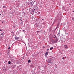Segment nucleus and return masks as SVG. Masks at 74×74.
<instances>
[{
  "label": "nucleus",
  "instance_id": "1",
  "mask_svg": "<svg viewBox=\"0 0 74 74\" xmlns=\"http://www.w3.org/2000/svg\"><path fill=\"white\" fill-rule=\"evenodd\" d=\"M14 38L16 40H19V37H18L17 36H15L14 37Z\"/></svg>",
  "mask_w": 74,
  "mask_h": 74
},
{
  "label": "nucleus",
  "instance_id": "5",
  "mask_svg": "<svg viewBox=\"0 0 74 74\" xmlns=\"http://www.w3.org/2000/svg\"><path fill=\"white\" fill-rule=\"evenodd\" d=\"M67 58L66 57H65L64 58V57H63L62 58V59L63 60H64L65 59V58Z\"/></svg>",
  "mask_w": 74,
  "mask_h": 74
},
{
  "label": "nucleus",
  "instance_id": "13",
  "mask_svg": "<svg viewBox=\"0 0 74 74\" xmlns=\"http://www.w3.org/2000/svg\"><path fill=\"white\" fill-rule=\"evenodd\" d=\"M3 8H5V6H3Z\"/></svg>",
  "mask_w": 74,
  "mask_h": 74
},
{
  "label": "nucleus",
  "instance_id": "2",
  "mask_svg": "<svg viewBox=\"0 0 74 74\" xmlns=\"http://www.w3.org/2000/svg\"><path fill=\"white\" fill-rule=\"evenodd\" d=\"M64 48L65 49H67L68 48V47L67 45H65L64 46Z\"/></svg>",
  "mask_w": 74,
  "mask_h": 74
},
{
  "label": "nucleus",
  "instance_id": "12",
  "mask_svg": "<svg viewBox=\"0 0 74 74\" xmlns=\"http://www.w3.org/2000/svg\"><path fill=\"white\" fill-rule=\"evenodd\" d=\"M3 33H4V32H3V33H2L1 34V35H3Z\"/></svg>",
  "mask_w": 74,
  "mask_h": 74
},
{
  "label": "nucleus",
  "instance_id": "11",
  "mask_svg": "<svg viewBox=\"0 0 74 74\" xmlns=\"http://www.w3.org/2000/svg\"><path fill=\"white\" fill-rule=\"evenodd\" d=\"M40 31H38L37 32V33H40Z\"/></svg>",
  "mask_w": 74,
  "mask_h": 74
},
{
  "label": "nucleus",
  "instance_id": "21",
  "mask_svg": "<svg viewBox=\"0 0 74 74\" xmlns=\"http://www.w3.org/2000/svg\"><path fill=\"white\" fill-rule=\"evenodd\" d=\"M42 20H44L43 19H42Z\"/></svg>",
  "mask_w": 74,
  "mask_h": 74
},
{
  "label": "nucleus",
  "instance_id": "10",
  "mask_svg": "<svg viewBox=\"0 0 74 74\" xmlns=\"http://www.w3.org/2000/svg\"><path fill=\"white\" fill-rule=\"evenodd\" d=\"M30 62H31V61L30 60H28V63H30Z\"/></svg>",
  "mask_w": 74,
  "mask_h": 74
},
{
  "label": "nucleus",
  "instance_id": "19",
  "mask_svg": "<svg viewBox=\"0 0 74 74\" xmlns=\"http://www.w3.org/2000/svg\"><path fill=\"white\" fill-rule=\"evenodd\" d=\"M49 49H47V51H48V50H49Z\"/></svg>",
  "mask_w": 74,
  "mask_h": 74
},
{
  "label": "nucleus",
  "instance_id": "20",
  "mask_svg": "<svg viewBox=\"0 0 74 74\" xmlns=\"http://www.w3.org/2000/svg\"><path fill=\"white\" fill-rule=\"evenodd\" d=\"M53 23L52 25V26H53Z\"/></svg>",
  "mask_w": 74,
  "mask_h": 74
},
{
  "label": "nucleus",
  "instance_id": "23",
  "mask_svg": "<svg viewBox=\"0 0 74 74\" xmlns=\"http://www.w3.org/2000/svg\"><path fill=\"white\" fill-rule=\"evenodd\" d=\"M0 15H1V14H0Z\"/></svg>",
  "mask_w": 74,
  "mask_h": 74
},
{
  "label": "nucleus",
  "instance_id": "9",
  "mask_svg": "<svg viewBox=\"0 0 74 74\" xmlns=\"http://www.w3.org/2000/svg\"><path fill=\"white\" fill-rule=\"evenodd\" d=\"M8 64H11V62L9 61L8 62Z\"/></svg>",
  "mask_w": 74,
  "mask_h": 74
},
{
  "label": "nucleus",
  "instance_id": "18",
  "mask_svg": "<svg viewBox=\"0 0 74 74\" xmlns=\"http://www.w3.org/2000/svg\"><path fill=\"white\" fill-rule=\"evenodd\" d=\"M23 32H25V31L24 30H23Z\"/></svg>",
  "mask_w": 74,
  "mask_h": 74
},
{
  "label": "nucleus",
  "instance_id": "3",
  "mask_svg": "<svg viewBox=\"0 0 74 74\" xmlns=\"http://www.w3.org/2000/svg\"><path fill=\"white\" fill-rule=\"evenodd\" d=\"M45 55L46 57H47V56L48 55V52H46Z\"/></svg>",
  "mask_w": 74,
  "mask_h": 74
},
{
  "label": "nucleus",
  "instance_id": "22",
  "mask_svg": "<svg viewBox=\"0 0 74 74\" xmlns=\"http://www.w3.org/2000/svg\"><path fill=\"white\" fill-rule=\"evenodd\" d=\"M43 48H44V47H43Z\"/></svg>",
  "mask_w": 74,
  "mask_h": 74
},
{
  "label": "nucleus",
  "instance_id": "16",
  "mask_svg": "<svg viewBox=\"0 0 74 74\" xmlns=\"http://www.w3.org/2000/svg\"><path fill=\"white\" fill-rule=\"evenodd\" d=\"M8 49H10V47H9V48H8Z\"/></svg>",
  "mask_w": 74,
  "mask_h": 74
},
{
  "label": "nucleus",
  "instance_id": "14",
  "mask_svg": "<svg viewBox=\"0 0 74 74\" xmlns=\"http://www.w3.org/2000/svg\"><path fill=\"white\" fill-rule=\"evenodd\" d=\"M53 37H54V38H56V36H54Z\"/></svg>",
  "mask_w": 74,
  "mask_h": 74
},
{
  "label": "nucleus",
  "instance_id": "8",
  "mask_svg": "<svg viewBox=\"0 0 74 74\" xmlns=\"http://www.w3.org/2000/svg\"><path fill=\"white\" fill-rule=\"evenodd\" d=\"M48 63H51V60H48Z\"/></svg>",
  "mask_w": 74,
  "mask_h": 74
},
{
  "label": "nucleus",
  "instance_id": "4",
  "mask_svg": "<svg viewBox=\"0 0 74 74\" xmlns=\"http://www.w3.org/2000/svg\"><path fill=\"white\" fill-rule=\"evenodd\" d=\"M3 33V30L0 29V33Z\"/></svg>",
  "mask_w": 74,
  "mask_h": 74
},
{
  "label": "nucleus",
  "instance_id": "15",
  "mask_svg": "<svg viewBox=\"0 0 74 74\" xmlns=\"http://www.w3.org/2000/svg\"><path fill=\"white\" fill-rule=\"evenodd\" d=\"M72 19L73 20V19H74V17H73L72 18Z\"/></svg>",
  "mask_w": 74,
  "mask_h": 74
},
{
  "label": "nucleus",
  "instance_id": "6",
  "mask_svg": "<svg viewBox=\"0 0 74 74\" xmlns=\"http://www.w3.org/2000/svg\"><path fill=\"white\" fill-rule=\"evenodd\" d=\"M32 12H35V9H34L32 10Z\"/></svg>",
  "mask_w": 74,
  "mask_h": 74
},
{
  "label": "nucleus",
  "instance_id": "24",
  "mask_svg": "<svg viewBox=\"0 0 74 74\" xmlns=\"http://www.w3.org/2000/svg\"><path fill=\"white\" fill-rule=\"evenodd\" d=\"M67 34H68V33H66Z\"/></svg>",
  "mask_w": 74,
  "mask_h": 74
},
{
  "label": "nucleus",
  "instance_id": "17",
  "mask_svg": "<svg viewBox=\"0 0 74 74\" xmlns=\"http://www.w3.org/2000/svg\"><path fill=\"white\" fill-rule=\"evenodd\" d=\"M30 1H32V0H30Z\"/></svg>",
  "mask_w": 74,
  "mask_h": 74
},
{
  "label": "nucleus",
  "instance_id": "7",
  "mask_svg": "<svg viewBox=\"0 0 74 74\" xmlns=\"http://www.w3.org/2000/svg\"><path fill=\"white\" fill-rule=\"evenodd\" d=\"M50 50H52V49H53V47H52L51 48H50Z\"/></svg>",
  "mask_w": 74,
  "mask_h": 74
}]
</instances>
